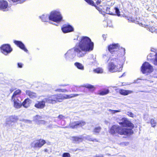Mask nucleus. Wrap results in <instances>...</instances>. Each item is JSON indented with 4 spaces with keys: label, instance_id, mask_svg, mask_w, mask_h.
Listing matches in <instances>:
<instances>
[{
    "label": "nucleus",
    "instance_id": "obj_43",
    "mask_svg": "<svg viewBox=\"0 0 157 157\" xmlns=\"http://www.w3.org/2000/svg\"><path fill=\"white\" fill-rule=\"evenodd\" d=\"M101 2V0H98V1L96 2V4H97V5H98L99 4H100Z\"/></svg>",
    "mask_w": 157,
    "mask_h": 157
},
{
    "label": "nucleus",
    "instance_id": "obj_7",
    "mask_svg": "<svg viewBox=\"0 0 157 157\" xmlns=\"http://www.w3.org/2000/svg\"><path fill=\"white\" fill-rule=\"evenodd\" d=\"M153 67L148 63L145 62L143 63L141 67V70L143 74H147L152 71Z\"/></svg>",
    "mask_w": 157,
    "mask_h": 157
},
{
    "label": "nucleus",
    "instance_id": "obj_36",
    "mask_svg": "<svg viewBox=\"0 0 157 157\" xmlns=\"http://www.w3.org/2000/svg\"><path fill=\"white\" fill-rule=\"evenodd\" d=\"M85 86L86 88L90 89H93L94 88V86L90 84H86L85 85Z\"/></svg>",
    "mask_w": 157,
    "mask_h": 157
},
{
    "label": "nucleus",
    "instance_id": "obj_4",
    "mask_svg": "<svg viewBox=\"0 0 157 157\" xmlns=\"http://www.w3.org/2000/svg\"><path fill=\"white\" fill-rule=\"evenodd\" d=\"M119 47L118 44H113L109 46L108 50L112 54L114 52L115 56L117 55V56L120 57L124 55L125 49L122 47L119 48Z\"/></svg>",
    "mask_w": 157,
    "mask_h": 157
},
{
    "label": "nucleus",
    "instance_id": "obj_5",
    "mask_svg": "<svg viewBox=\"0 0 157 157\" xmlns=\"http://www.w3.org/2000/svg\"><path fill=\"white\" fill-rule=\"evenodd\" d=\"M122 65L119 63L118 59H111L109 63L108 69L109 71L111 72L120 71L121 70Z\"/></svg>",
    "mask_w": 157,
    "mask_h": 157
},
{
    "label": "nucleus",
    "instance_id": "obj_32",
    "mask_svg": "<svg viewBox=\"0 0 157 157\" xmlns=\"http://www.w3.org/2000/svg\"><path fill=\"white\" fill-rule=\"evenodd\" d=\"M151 61L154 65H157V53L155 55V59H152Z\"/></svg>",
    "mask_w": 157,
    "mask_h": 157
},
{
    "label": "nucleus",
    "instance_id": "obj_17",
    "mask_svg": "<svg viewBox=\"0 0 157 157\" xmlns=\"http://www.w3.org/2000/svg\"><path fill=\"white\" fill-rule=\"evenodd\" d=\"M62 30L63 33H67L73 31V29L69 25H65L62 28Z\"/></svg>",
    "mask_w": 157,
    "mask_h": 157
},
{
    "label": "nucleus",
    "instance_id": "obj_28",
    "mask_svg": "<svg viewBox=\"0 0 157 157\" xmlns=\"http://www.w3.org/2000/svg\"><path fill=\"white\" fill-rule=\"evenodd\" d=\"M94 71L97 73H102L103 72V70L101 68L99 67L94 69Z\"/></svg>",
    "mask_w": 157,
    "mask_h": 157
},
{
    "label": "nucleus",
    "instance_id": "obj_3",
    "mask_svg": "<svg viewBox=\"0 0 157 157\" xmlns=\"http://www.w3.org/2000/svg\"><path fill=\"white\" fill-rule=\"evenodd\" d=\"M40 18L43 21H46L48 19L56 22H59L62 19V17L59 12L54 11L52 12L49 16L43 15Z\"/></svg>",
    "mask_w": 157,
    "mask_h": 157
},
{
    "label": "nucleus",
    "instance_id": "obj_18",
    "mask_svg": "<svg viewBox=\"0 0 157 157\" xmlns=\"http://www.w3.org/2000/svg\"><path fill=\"white\" fill-rule=\"evenodd\" d=\"M14 43L21 49L24 51L26 52H27L28 50L25 48L24 44L21 41L14 40Z\"/></svg>",
    "mask_w": 157,
    "mask_h": 157
},
{
    "label": "nucleus",
    "instance_id": "obj_19",
    "mask_svg": "<svg viewBox=\"0 0 157 157\" xmlns=\"http://www.w3.org/2000/svg\"><path fill=\"white\" fill-rule=\"evenodd\" d=\"M45 101L44 99L41 101H38V103L35 104L34 106L38 109H43L45 106Z\"/></svg>",
    "mask_w": 157,
    "mask_h": 157
},
{
    "label": "nucleus",
    "instance_id": "obj_16",
    "mask_svg": "<svg viewBox=\"0 0 157 157\" xmlns=\"http://www.w3.org/2000/svg\"><path fill=\"white\" fill-rule=\"evenodd\" d=\"M84 138L82 136H73L70 137V139L75 143H78L82 141Z\"/></svg>",
    "mask_w": 157,
    "mask_h": 157
},
{
    "label": "nucleus",
    "instance_id": "obj_22",
    "mask_svg": "<svg viewBox=\"0 0 157 157\" xmlns=\"http://www.w3.org/2000/svg\"><path fill=\"white\" fill-rule=\"evenodd\" d=\"M26 94L28 96L32 98H36L37 97V95L35 93L31 92L29 90L26 91Z\"/></svg>",
    "mask_w": 157,
    "mask_h": 157
},
{
    "label": "nucleus",
    "instance_id": "obj_29",
    "mask_svg": "<svg viewBox=\"0 0 157 157\" xmlns=\"http://www.w3.org/2000/svg\"><path fill=\"white\" fill-rule=\"evenodd\" d=\"M85 139L89 141H96L97 142L98 140L95 139H93L91 138L90 136H86L85 137Z\"/></svg>",
    "mask_w": 157,
    "mask_h": 157
},
{
    "label": "nucleus",
    "instance_id": "obj_35",
    "mask_svg": "<svg viewBox=\"0 0 157 157\" xmlns=\"http://www.w3.org/2000/svg\"><path fill=\"white\" fill-rule=\"evenodd\" d=\"M114 9L115 10V12L117 13V16H120V12L119 9L117 7H115Z\"/></svg>",
    "mask_w": 157,
    "mask_h": 157
},
{
    "label": "nucleus",
    "instance_id": "obj_39",
    "mask_svg": "<svg viewBox=\"0 0 157 157\" xmlns=\"http://www.w3.org/2000/svg\"><path fill=\"white\" fill-rule=\"evenodd\" d=\"M127 114L130 117H134V114L131 112L128 111L127 112Z\"/></svg>",
    "mask_w": 157,
    "mask_h": 157
},
{
    "label": "nucleus",
    "instance_id": "obj_48",
    "mask_svg": "<svg viewBox=\"0 0 157 157\" xmlns=\"http://www.w3.org/2000/svg\"><path fill=\"white\" fill-rule=\"evenodd\" d=\"M60 86H67V85H60Z\"/></svg>",
    "mask_w": 157,
    "mask_h": 157
},
{
    "label": "nucleus",
    "instance_id": "obj_24",
    "mask_svg": "<svg viewBox=\"0 0 157 157\" xmlns=\"http://www.w3.org/2000/svg\"><path fill=\"white\" fill-rule=\"evenodd\" d=\"M30 100L29 99H25L23 102L22 105L25 107L27 108L30 106V102H29Z\"/></svg>",
    "mask_w": 157,
    "mask_h": 157
},
{
    "label": "nucleus",
    "instance_id": "obj_33",
    "mask_svg": "<svg viewBox=\"0 0 157 157\" xmlns=\"http://www.w3.org/2000/svg\"><path fill=\"white\" fill-rule=\"evenodd\" d=\"M89 4L93 6H95L94 2L92 0H85Z\"/></svg>",
    "mask_w": 157,
    "mask_h": 157
},
{
    "label": "nucleus",
    "instance_id": "obj_8",
    "mask_svg": "<svg viewBox=\"0 0 157 157\" xmlns=\"http://www.w3.org/2000/svg\"><path fill=\"white\" fill-rule=\"evenodd\" d=\"M75 52L76 53L75 47L74 49H71L69 50L65 54V57L66 59L70 60L73 59L75 56Z\"/></svg>",
    "mask_w": 157,
    "mask_h": 157
},
{
    "label": "nucleus",
    "instance_id": "obj_46",
    "mask_svg": "<svg viewBox=\"0 0 157 157\" xmlns=\"http://www.w3.org/2000/svg\"><path fill=\"white\" fill-rule=\"evenodd\" d=\"M132 18H131L130 17H128V20L129 21H132Z\"/></svg>",
    "mask_w": 157,
    "mask_h": 157
},
{
    "label": "nucleus",
    "instance_id": "obj_2",
    "mask_svg": "<svg viewBox=\"0 0 157 157\" xmlns=\"http://www.w3.org/2000/svg\"><path fill=\"white\" fill-rule=\"evenodd\" d=\"M110 132L112 134L116 135L117 134L120 135L129 136L133 134V130L130 128L121 127L116 125H113L110 130Z\"/></svg>",
    "mask_w": 157,
    "mask_h": 157
},
{
    "label": "nucleus",
    "instance_id": "obj_49",
    "mask_svg": "<svg viewBox=\"0 0 157 157\" xmlns=\"http://www.w3.org/2000/svg\"><path fill=\"white\" fill-rule=\"evenodd\" d=\"M10 124V122H6V124Z\"/></svg>",
    "mask_w": 157,
    "mask_h": 157
},
{
    "label": "nucleus",
    "instance_id": "obj_12",
    "mask_svg": "<svg viewBox=\"0 0 157 157\" xmlns=\"http://www.w3.org/2000/svg\"><path fill=\"white\" fill-rule=\"evenodd\" d=\"M12 51V49L10 46L8 44H4L2 46L1 48V52L6 55L10 53Z\"/></svg>",
    "mask_w": 157,
    "mask_h": 157
},
{
    "label": "nucleus",
    "instance_id": "obj_6",
    "mask_svg": "<svg viewBox=\"0 0 157 157\" xmlns=\"http://www.w3.org/2000/svg\"><path fill=\"white\" fill-rule=\"evenodd\" d=\"M80 95V94H72L70 95H67L66 94H56L57 102H62L63 99H70Z\"/></svg>",
    "mask_w": 157,
    "mask_h": 157
},
{
    "label": "nucleus",
    "instance_id": "obj_15",
    "mask_svg": "<svg viewBox=\"0 0 157 157\" xmlns=\"http://www.w3.org/2000/svg\"><path fill=\"white\" fill-rule=\"evenodd\" d=\"M19 98H12V99L14 102V106L15 108L18 109L21 107L22 104L21 101L19 100Z\"/></svg>",
    "mask_w": 157,
    "mask_h": 157
},
{
    "label": "nucleus",
    "instance_id": "obj_34",
    "mask_svg": "<svg viewBox=\"0 0 157 157\" xmlns=\"http://www.w3.org/2000/svg\"><path fill=\"white\" fill-rule=\"evenodd\" d=\"M55 91H58L59 92H67V91L65 90V89H58L56 90Z\"/></svg>",
    "mask_w": 157,
    "mask_h": 157
},
{
    "label": "nucleus",
    "instance_id": "obj_30",
    "mask_svg": "<svg viewBox=\"0 0 157 157\" xmlns=\"http://www.w3.org/2000/svg\"><path fill=\"white\" fill-rule=\"evenodd\" d=\"M109 91L108 89L105 90L103 91H101L99 94L100 95H105L108 94L109 93Z\"/></svg>",
    "mask_w": 157,
    "mask_h": 157
},
{
    "label": "nucleus",
    "instance_id": "obj_13",
    "mask_svg": "<svg viewBox=\"0 0 157 157\" xmlns=\"http://www.w3.org/2000/svg\"><path fill=\"white\" fill-rule=\"evenodd\" d=\"M56 95H53L44 99L46 102L49 103L54 104L57 102Z\"/></svg>",
    "mask_w": 157,
    "mask_h": 157
},
{
    "label": "nucleus",
    "instance_id": "obj_14",
    "mask_svg": "<svg viewBox=\"0 0 157 157\" xmlns=\"http://www.w3.org/2000/svg\"><path fill=\"white\" fill-rule=\"evenodd\" d=\"M8 3L6 1L3 0H0V10H2L3 11H6L8 10Z\"/></svg>",
    "mask_w": 157,
    "mask_h": 157
},
{
    "label": "nucleus",
    "instance_id": "obj_47",
    "mask_svg": "<svg viewBox=\"0 0 157 157\" xmlns=\"http://www.w3.org/2000/svg\"><path fill=\"white\" fill-rule=\"evenodd\" d=\"M96 157H103V156L102 155H99L97 156Z\"/></svg>",
    "mask_w": 157,
    "mask_h": 157
},
{
    "label": "nucleus",
    "instance_id": "obj_27",
    "mask_svg": "<svg viewBox=\"0 0 157 157\" xmlns=\"http://www.w3.org/2000/svg\"><path fill=\"white\" fill-rule=\"evenodd\" d=\"M9 120L11 122H14L17 120V117L15 116H11L9 117Z\"/></svg>",
    "mask_w": 157,
    "mask_h": 157
},
{
    "label": "nucleus",
    "instance_id": "obj_20",
    "mask_svg": "<svg viewBox=\"0 0 157 157\" xmlns=\"http://www.w3.org/2000/svg\"><path fill=\"white\" fill-rule=\"evenodd\" d=\"M119 93L125 96L132 93L133 91L128 90L121 89L119 90Z\"/></svg>",
    "mask_w": 157,
    "mask_h": 157
},
{
    "label": "nucleus",
    "instance_id": "obj_50",
    "mask_svg": "<svg viewBox=\"0 0 157 157\" xmlns=\"http://www.w3.org/2000/svg\"><path fill=\"white\" fill-rule=\"evenodd\" d=\"M150 57V56H147V58H148V57Z\"/></svg>",
    "mask_w": 157,
    "mask_h": 157
},
{
    "label": "nucleus",
    "instance_id": "obj_21",
    "mask_svg": "<svg viewBox=\"0 0 157 157\" xmlns=\"http://www.w3.org/2000/svg\"><path fill=\"white\" fill-rule=\"evenodd\" d=\"M41 118L40 116L36 115L34 117V120L35 121L36 123L37 124H44L45 121L43 120H38V119H41Z\"/></svg>",
    "mask_w": 157,
    "mask_h": 157
},
{
    "label": "nucleus",
    "instance_id": "obj_51",
    "mask_svg": "<svg viewBox=\"0 0 157 157\" xmlns=\"http://www.w3.org/2000/svg\"><path fill=\"white\" fill-rule=\"evenodd\" d=\"M105 122H108L107 121H105Z\"/></svg>",
    "mask_w": 157,
    "mask_h": 157
},
{
    "label": "nucleus",
    "instance_id": "obj_41",
    "mask_svg": "<svg viewBox=\"0 0 157 157\" xmlns=\"http://www.w3.org/2000/svg\"><path fill=\"white\" fill-rule=\"evenodd\" d=\"M17 65L19 67L22 68V67L23 64L21 63H18Z\"/></svg>",
    "mask_w": 157,
    "mask_h": 157
},
{
    "label": "nucleus",
    "instance_id": "obj_31",
    "mask_svg": "<svg viewBox=\"0 0 157 157\" xmlns=\"http://www.w3.org/2000/svg\"><path fill=\"white\" fill-rule=\"evenodd\" d=\"M150 123L151 124L152 127H155L156 125V122L154 119H151L150 121Z\"/></svg>",
    "mask_w": 157,
    "mask_h": 157
},
{
    "label": "nucleus",
    "instance_id": "obj_42",
    "mask_svg": "<svg viewBox=\"0 0 157 157\" xmlns=\"http://www.w3.org/2000/svg\"><path fill=\"white\" fill-rule=\"evenodd\" d=\"M63 117H64V116L61 115H59L58 117V118L60 119H62L63 118Z\"/></svg>",
    "mask_w": 157,
    "mask_h": 157
},
{
    "label": "nucleus",
    "instance_id": "obj_23",
    "mask_svg": "<svg viewBox=\"0 0 157 157\" xmlns=\"http://www.w3.org/2000/svg\"><path fill=\"white\" fill-rule=\"evenodd\" d=\"M101 130V128L100 126L95 127L93 130V132L94 134L98 135L100 132Z\"/></svg>",
    "mask_w": 157,
    "mask_h": 157
},
{
    "label": "nucleus",
    "instance_id": "obj_53",
    "mask_svg": "<svg viewBox=\"0 0 157 157\" xmlns=\"http://www.w3.org/2000/svg\"><path fill=\"white\" fill-rule=\"evenodd\" d=\"M8 1H9L10 2L9 0H8Z\"/></svg>",
    "mask_w": 157,
    "mask_h": 157
},
{
    "label": "nucleus",
    "instance_id": "obj_26",
    "mask_svg": "<svg viewBox=\"0 0 157 157\" xmlns=\"http://www.w3.org/2000/svg\"><path fill=\"white\" fill-rule=\"evenodd\" d=\"M21 90H17L15 91L12 97V98H19V94L21 93Z\"/></svg>",
    "mask_w": 157,
    "mask_h": 157
},
{
    "label": "nucleus",
    "instance_id": "obj_9",
    "mask_svg": "<svg viewBox=\"0 0 157 157\" xmlns=\"http://www.w3.org/2000/svg\"><path fill=\"white\" fill-rule=\"evenodd\" d=\"M45 141L43 140L40 139L34 141L31 144L32 147L33 148L41 147L45 143Z\"/></svg>",
    "mask_w": 157,
    "mask_h": 157
},
{
    "label": "nucleus",
    "instance_id": "obj_11",
    "mask_svg": "<svg viewBox=\"0 0 157 157\" xmlns=\"http://www.w3.org/2000/svg\"><path fill=\"white\" fill-rule=\"evenodd\" d=\"M85 124L86 122L83 121H76L70 123L69 126L70 128H75L80 127H82Z\"/></svg>",
    "mask_w": 157,
    "mask_h": 157
},
{
    "label": "nucleus",
    "instance_id": "obj_52",
    "mask_svg": "<svg viewBox=\"0 0 157 157\" xmlns=\"http://www.w3.org/2000/svg\"><path fill=\"white\" fill-rule=\"evenodd\" d=\"M46 150H47V149H46V150H45V151H46Z\"/></svg>",
    "mask_w": 157,
    "mask_h": 157
},
{
    "label": "nucleus",
    "instance_id": "obj_25",
    "mask_svg": "<svg viewBox=\"0 0 157 157\" xmlns=\"http://www.w3.org/2000/svg\"><path fill=\"white\" fill-rule=\"evenodd\" d=\"M75 65L78 69L83 70L84 69V66L82 64L76 62L75 63Z\"/></svg>",
    "mask_w": 157,
    "mask_h": 157
},
{
    "label": "nucleus",
    "instance_id": "obj_10",
    "mask_svg": "<svg viewBox=\"0 0 157 157\" xmlns=\"http://www.w3.org/2000/svg\"><path fill=\"white\" fill-rule=\"evenodd\" d=\"M118 122L120 124L122 125L123 127H133V124L125 118H122L120 120V121H118Z\"/></svg>",
    "mask_w": 157,
    "mask_h": 157
},
{
    "label": "nucleus",
    "instance_id": "obj_38",
    "mask_svg": "<svg viewBox=\"0 0 157 157\" xmlns=\"http://www.w3.org/2000/svg\"><path fill=\"white\" fill-rule=\"evenodd\" d=\"M63 157H70V155L68 153H64L62 155Z\"/></svg>",
    "mask_w": 157,
    "mask_h": 157
},
{
    "label": "nucleus",
    "instance_id": "obj_1",
    "mask_svg": "<svg viewBox=\"0 0 157 157\" xmlns=\"http://www.w3.org/2000/svg\"><path fill=\"white\" fill-rule=\"evenodd\" d=\"M93 43L89 38L82 37L78 45L75 47L77 56L79 57H83L87 52L93 50Z\"/></svg>",
    "mask_w": 157,
    "mask_h": 157
},
{
    "label": "nucleus",
    "instance_id": "obj_45",
    "mask_svg": "<svg viewBox=\"0 0 157 157\" xmlns=\"http://www.w3.org/2000/svg\"><path fill=\"white\" fill-rule=\"evenodd\" d=\"M102 37L104 39V40H105V38H106V35H102Z\"/></svg>",
    "mask_w": 157,
    "mask_h": 157
},
{
    "label": "nucleus",
    "instance_id": "obj_44",
    "mask_svg": "<svg viewBox=\"0 0 157 157\" xmlns=\"http://www.w3.org/2000/svg\"><path fill=\"white\" fill-rule=\"evenodd\" d=\"M25 122H28L29 123H30L31 122V121L29 120H25Z\"/></svg>",
    "mask_w": 157,
    "mask_h": 157
},
{
    "label": "nucleus",
    "instance_id": "obj_40",
    "mask_svg": "<svg viewBox=\"0 0 157 157\" xmlns=\"http://www.w3.org/2000/svg\"><path fill=\"white\" fill-rule=\"evenodd\" d=\"M121 144L123 146H127L128 144V142H122L121 143Z\"/></svg>",
    "mask_w": 157,
    "mask_h": 157
},
{
    "label": "nucleus",
    "instance_id": "obj_37",
    "mask_svg": "<svg viewBox=\"0 0 157 157\" xmlns=\"http://www.w3.org/2000/svg\"><path fill=\"white\" fill-rule=\"evenodd\" d=\"M109 111L112 113H116L119 112L120 111L118 110H113L112 109H109Z\"/></svg>",
    "mask_w": 157,
    "mask_h": 157
}]
</instances>
